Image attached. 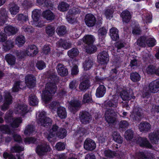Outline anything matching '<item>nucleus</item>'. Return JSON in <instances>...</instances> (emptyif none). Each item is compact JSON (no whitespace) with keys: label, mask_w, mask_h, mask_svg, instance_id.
<instances>
[{"label":"nucleus","mask_w":159,"mask_h":159,"mask_svg":"<svg viewBox=\"0 0 159 159\" xmlns=\"http://www.w3.org/2000/svg\"><path fill=\"white\" fill-rule=\"evenodd\" d=\"M139 129L141 132L146 133L150 131L151 127L150 124L147 122H141L139 125Z\"/></svg>","instance_id":"nucleus-19"},{"label":"nucleus","mask_w":159,"mask_h":159,"mask_svg":"<svg viewBox=\"0 0 159 159\" xmlns=\"http://www.w3.org/2000/svg\"><path fill=\"white\" fill-rule=\"evenodd\" d=\"M115 46L117 48V52H120V50L125 47V43L121 42H118L116 43Z\"/></svg>","instance_id":"nucleus-61"},{"label":"nucleus","mask_w":159,"mask_h":159,"mask_svg":"<svg viewBox=\"0 0 159 159\" xmlns=\"http://www.w3.org/2000/svg\"><path fill=\"white\" fill-rule=\"evenodd\" d=\"M57 86L53 83H48L46 84L45 90L43 91L42 97L44 101H49L52 98V94L56 91Z\"/></svg>","instance_id":"nucleus-1"},{"label":"nucleus","mask_w":159,"mask_h":159,"mask_svg":"<svg viewBox=\"0 0 159 159\" xmlns=\"http://www.w3.org/2000/svg\"><path fill=\"white\" fill-rule=\"evenodd\" d=\"M17 20L21 23L26 22L28 20V16L27 15L20 14L17 16Z\"/></svg>","instance_id":"nucleus-54"},{"label":"nucleus","mask_w":159,"mask_h":159,"mask_svg":"<svg viewBox=\"0 0 159 159\" xmlns=\"http://www.w3.org/2000/svg\"><path fill=\"white\" fill-rule=\"evenodd\" d=\"M138 157L139 159H150L153 158V155L150 153L145 154L143 152H140L138 153Z\"/></svg>","instance_id":"nucleus-41"},{"label":"nucleus","mask_w":159,"mask_h":159,"mask_svg":"<svg viewBox=\"0 0 159 159\" xmlns=\"http://www.w3.org/2000/svg\"><path fill=\"white\" fill-rule=\"evenodd\" d=\"M153 57L149 53H147L145 52H143V58L145 61L150 63Z\"/></svg>","instance_id":"nucleus-57"},{"label":"nucleus","mask_w":159,"mask_h":159,"mask_svg":"<svg viewBox=\"0 0 159 159\" xmlns=\"http://www.w3.org/2000/svg\"><path fill=\"white\" fill-rule=\"evenodd\" d=\"M32 17L35 21H37L39 20L40 15L38 10L35 9L32 11Z\"/></svg>","instance_id":"nucleus-55"},{"label":"nucleus","mask_w":159,"mask_h":159,"mask_svg":"<svg viewBox=\"0 0 159 159\" xmlns=\"http://www.w3.org/2000/svg\"><path fill=\"white\" fill-rule=\"evenodd\" d=\"M56 32L59 36H62L64 35L66 32V28L64 26H60L57 28Z\"/></svg>","instance_id":"nucleus-49"},{"label":"nucleus","mask_w":159,"mask_h":159,"mask_svg":"<svg viewBox=\"0 0 159 159\" xmlns=\"http://www.w3.org/2000/svg\"><path fill=\"white\" fill-rule=\"evenodd\" d=\"M69 110L73 113L78 111L81 107V102L78 100H71L69 102Z\"/></svg>","instance_id":"nucleus-10"},{"label":"nucleus","mask_w":159,"mask_h":159,"mask_svg":"<svg viewBox=\"0 0 159 159\" xmlns=\"http://www.w3.org/2000/svg\"><path fill=\"white\" fill-rule=\"evenodd\" d=\"M148 137L152 143L157 144L159 140V130L153 133H150L149 134Z\"/></svg>","instance_id":"nucleus-18"},{"label":"nucleus","mask_w":159,"mask_h":159,"mask_svg":"<svg viewBox=\"0 0 159 159\" xmlns=\"http://www.w3.org/2000/svg\"><path fill=\"white\" fill-rule=\"evenodd\" d=\"M134 136V132L130 129L127 130L125 134V138L127 140H130L133 139Z\"/></svg>","instance_id":"nucleus-52"},{"label":"nucleus","mask_w":159,"mask_h":159,"mask_svg":"<svg viewBox=\"0 0 159 159\" xmlns=\"http://www.w3.org/2000/svg\"><path fill=\"white\" fill-rule=\"evenodd\" d=\"M5 119L7 123L10 124L13 128L18 127L22 122L21 118H13L10 114L6 115L5 116Z\"/></svg>","instance_id":"nucleus-3"},{"label":"nucleus","mask_w":159,"mask_h":159,"mask_svg":"<svg viewBox=\"0 0 159 159\" xmlns=\"http://www.w3.org/2000/svg\"><path fill=\"white\" fill-rule=\"evenodd\" d=\"M57 69L58 74L61 76H65L68 74V70L62 64H58L57 66Z\"/></svg>","instance_id":"nucleus-22"},{"label":"nucleus","mask_w":159,"mask_h":159,"mask_svg":"<svg viewBox=\"0 0 159 159\" xmlns=\"http://www.w3.org/2000/svg\"><path fill=\"white\" fill-rule=\"evenodd\" d=\"M50 150V148L49 145L46 143L38 145L36 149V153L39 156L44 155L46 153Z\"/></svg>","instance_id":"nucleus-7"},{"label":"nucleus","mask_w":159,"mask_h":159,"mask_svg":"<svg viewBox=\"0 0 159 159\" xmlns=\"http://www.w3.org/2000/svg\"><path fill=\"white\" fill-rule=\"evenodd\" d=\"M113 13V10L112 8L107 7L104 11V13L107 18H109Z\"/></svg>","instance_id":"nucleus-60"},{"label":"nucleus","mask_w":159,"mask_h":159,"mask_svg":"<svg viewBox=\"0 0 159 159\" xmlns=\"http://www.w3.org/2000/svg\"><path fill=\"white\" fill-rule=\"evenodd\" d=\"M149 90L153 93L157 92L159 90V79L151 82L148 86Z\"/></svg>","instance_id":"nucleus-16"},{"label":"nucleus","mask_w":159,"mask_h":159,"mask_svg":"<svg viewBox=\"0 0 159 159\" xmlns=\"http://www.w3.org/2000/svg\"><path fill=\"white\" fill-rule=\"evenodd\" d=\"M107 33V30L104 27L100 28L98 31L99 37H101V39L103 38L106 35Z\"/></svg>","instance_id":"nucleus-58"},{"label":"nucleus","mask_w":159,"mask_h":159,"mask_svg":"<svg viewBox=\"0 0 159 159\" xmlns=\"http://www.w3.org/2000/svg\"><path fill=\"white\" fill-rule=\"evenodd\" d=\"M67 131L64 129H59L56 135L58 138L63 139L66 135Z\"/></svg>","instance_id":"nucleus-48"},{"label":"nucleus","mask_w":159,"mask_h":159,"mask_svg":"<svg viewBox=\"0 0 159 159\" xmlns=\"http://www.w3.org/2000/svg\"><path fill=\"white\" fill-rule=\"evenodd\" d=\"M16 113L21 114L23 115L27 112V107L25 104L19 105L16 108Z\"/></svg>","instance_id":"nucleus-27"},{"label":"nucleus","mask_w":159,"mask_h":159,"mask_svg":"<svg viewBox=\"0 0 159 159\" xmlns=\"http://www.w3.org/2000/svg\"><path fill=\"white\" fill-rule=\"evenodd\" d=\"M96 147L95 142L90 139H87L84 141V148L87 150L92 151Z\"/></svg>","instance_id":"nucleus-13"},{"label":"nucleus","mask_w":159,"mask_h":159,"mask_svg":"<svg viewBox=\"0 0 159 159\" xmlns=\"http://www.w3.org/2000/svg\"><path fill=\"white\" fill-rule=\"evenodd\" d=\"M4 31L7 34L9 35H13L17 32L18 29L16 27L8 25L4 27Z\"/></svg>","instance_id":"nucleus-21"},{"label":"nucleus","mask_w":159,"mask_h":159,"mask_svg":"<svg viewBox=\"0 0 159 159\" xmlns=\"http://www.w3.org/2000/svg\"><path fill=\"white\" fill-rule=\"evenodd\" d=\"M98 62L101 64H107L109 60L107 52L103 51L100 52L98 55Z\"/></svg>","instance_id":"nucleus-9"},{"label":"nucleus","mask_w":159,"mask_h":159,"mask_svg":"<svg viewBox=\"0 0 159 159\" xmlns=\"http://www.w3.org/2000/svg\"><path fill=\"white\" fill-rule=\"evenodd\" d=\"M0 130L3 133L9 134L11 131L9 126L7 125H2L0 126Z\"/></svg>","instance_id":"nucleus-59"},{"label":"nucleus","mask_w":159,"mask_h":159,"mask_svg":"<svg viewBox=\"0 0 159 159\" xmlns=\"http://www.w3.org/2000/svg\"><path fill=\"white\" fill-rule=\"evenodd\" d=\"M8 11L4 8L0 9V18L2 19H7L8 16L7 15Z\"/></svg>","instance_id":"nucleus-53"},{"label":"nucleus","mask_w":159,"mask_h":159,"mask_svg":"<svg viewBox=\"0 0 159 159\" xmlns=\"http://www.w3.org/2000/svg\"><path fill=\"white\" fill-rule=\"evenodd\" d=\"M42 14L43 17L48 20H52L55 18V15L49 10L43 11Z\"/></svg>","instance_id":"nucleus-31"},{"label":"nucleus","mask_w":159,"mask_h":159,"mask_svg":"<svg viewBox=\"0 0 159 159\" xmlns=\"http://www.w3.org/2000/svg\"><path fill=\"white\" fill-rule=\"evenodd\" d=\"M25 37L22 35L17 36L16 39V43L19 46L21 47L25 43Z\"/></svg>","instance_id":"nucleus-35"},{"label":"nucleus","mask_w":159,"mask_h":159,"mask_svg":"<svg viewBox=\"0 0 159 159\" xmlns=\"http://www.w3.org/2000/svg\"><path fill=\"white\" fill-rule=\"evenodd\" d=\"M24 149V148L23 147L19 145H16L11 148V151L12 152H16L18 153L16 155V156L17 157V159H24L23 154H21L20 155L19 153L20 152L23 151Z\"/></svg>","instance_id":"nucleus-20"},{"label":"nucleus","mask_w":159,"mask_h":159,"mask_svg":"<svg viewBox=\"0 0 159 159\" xmlns=\"http://www.w3.org/2000/svg\"><path fill=\"white\" fill-rule=\"evenodd\" d=\"M97 50L96 47L93 44L90 45H88L86 47L85 50L86 52L88 53L91 54L95 52Z\"/></svg>","instance_id":"nucleus-47"},{"label":"nucleus","mask_w":159,"mask_h":159,"mask_svg":"<svg viewBox=\"0 0 159 159\" xmlns=\"http://www.w3.org/2000/svg\"><path fill=\"white\" fill-rule=\"evenodd\" d=\"M55 28L52 25H49L45 27V31L46 34L49 36H52L54 34Z\"/></svg>","instance_id":"nucleus-39"},{"label":"nucleus","mask_w":159,"mask_h":159,"mask_svg":"<svg viewBox=\"0 0 159 159\" xmlns=\"http://www.w3.org/2000/svg\"><path fill=\"white\" fill-rule=\"evenodd\" d=\"M110 36L113 40L116 41L118 39V30L117 28L115 27L112 28L110 30Z\"/></svg>","instance_id":"nucleus-29"},{"label":"nucleus","mask_w":159,"mask_h":159,"mask_svg":"<svg viewBox=\"0 0 159 159\" xmlns=\"http://www.w3.org/2000/svg\"><path fill=\"white\" fill-rule=\"evenodd\" d=\"M82 40L84 43L90 45L93 44L95 40V38L93 35H86L83 38Z\"/></svg>","instance_id":"nucleus-25"},{"label":"nucleus","mask_w":159,"mask_h":159,"mask_svg":"<svg viewBox=\"0 0 159 159\" xmlns=\"http://www.w3.org/2000/svg\"><path fill=\"white\" fill-rule=\"evenodd\" d=\"M130 78L133 82L139 81L141 79V76L139 74L136 72H132L130 74Z\"/></svg>","instance_id":"nucleus-43"},{"label":"nucleus","mask_w":159,"mask_h":159,"mask_svg":"<svg viewBox=\"0 0 159 159\" xmlns=\"http://www.w3.org/2000/svg\"><path fill=\"white\" fill-rule=\"evenodd\" d=\"M129 123L126 120H121L119 123V127L122 129L127 128L129 127Z\"/></svg>","instance_id":"nucleus-64"},{"label":"nucleus","mask_w":159,"mask_h":159,"mask_svg":"<svg viewBox=\"0 0 159 159\" xmlns=\"http://www.w3.org/2000/svg\"><path fill=\"white\" fill-rule=\"evenodd\" d=\"M116 115L115 111L112 109H109L106 110L105 117L107 122L108 124L114 123L116 120V118L115 117Z\"/></svg>","instance_id":"nucleus-5"},{"label":"nucleus","mask_w":159,"mask_h":159,"mask_svg":"<svg viewBox=\"0 0 159 159\" xmlns=\"http://www.w3.org/2000/svg\"><path fill=\"white\" fill-rule=\"evenodd\" d=\"M112 136L114 140L119 143H121L123 142L122 137L120 136L119 133L116 131L113 132Z\"/></svg>","instance_id":"nucleus-42"},{"label":"nucleus","mask_w":159,"mask_h":159,"mask_svg":"<svg viewBox=\"0 0 159 159\" xmlns=\"http://www.w3.org/2000/svg\"><path fill=\"white\" fill-rule=\"evenodd\" d=\"M14 53L15 54L18 59H22L26 56H27L25 51L21 50L15 51Z\"/></svg>","instance_id":"nucleus-38"},{"label":"nucleus","mask_w":159,"mask_h":159,"mask_svg":"<svg viewBox=\"0 0 159 159\" xmlns=\"http://www.w3.org/2000/svg\"><path fill=\"white\" fill-rule=\"evenodd\" d=\"M8 8L11 14L12 15H15L19 12V7L14 2H11L8 5Z\"/></svg>","instance_id":"nucleus-23"},{"label":"nucleus","mask_w":159,"mask_h":159,"mask_svg":"<svg viewBox=\"0 0 159 159\" xmlns=\"http://www.w3.org/2000/svg\"><path fill=\"white\" fill-rule=\"evenodd\" d=\"M123 21L125 23H128L131 19V17L130 12L128 11H125L121 14Z\"/></svg>","instance_id":"nucleus-32"},{"label":"nucleus","mask_w":159,"mask_h":159,"mask_svg":"<svg viewBox=\"0 0 159 159\" xmlns=\"http://www.w3.org/2000/svg\"><path fill=\"white\" fill-rule=\"evenodd\" d=\"M25 83L29 88L34 87L36 83L35 77L32 75H27L25 78Z\"/></svg>","instance_id":"nucleus-14"},{"label":"nucleus","mask_w":159,"mask_h":159,"mask_svg":"<svg viewBox=\"0 0 159 159\" xmlns=\"http://www.w3.org/2000/svg\"><path fill=\"white\" fill-rule=\"evenodd\" d=\"M79 54L78 49L75 48H73L68 52L69 56L72 58L77 56Z\"/></svg>","instance_id":"nucleus-44"},{"label":"nucleus","mask_w":159,"mask_h":159,"mask_svg":"<svg viewBox=\"0 0 159 159\" xmlns=\"http://www.w3.org/2000/svg\"><path fill=\"white\" fill-rule=\"evenodd\" d=\"M46 113L44 111H43L39 115L38 124L44 127H47L50 125L52 123L51 119L46 117Z\"/></svg>","instance_id":"nucleus-2"},{"label":"nucleus","mask_w":159,"mask_h":159,"mask_svg":"<svg viewBox=\"0 0 159 159\" xmlns=\"http://www.w3.org/2000/svg\"><path fill=\"white\" fill-rule=\"evenodd\" d=\"M105 156L108 158H112L117 156V153L110 150H106L104 152Z\"/></svg>","instance_id":"nucleus-62"},{"label":"nucleus","mask_w":159,"mask_h":159,"mask_svg":"<svg viewBox=\"0 0 159 159\" xmlns=\"http://www.w3.org/2000/svg\"><path fill=\"white\" fill-rule=\"evenodd\" d=\"M24 83L21 82L17 81L14 84L12 88V91L13 92H17L19 91L20 89L23 88L24 86L23 84Z\"/></svg>","instance_id":"nucleus-37"},{"label":"nucleus","mask_w":159,"mask_h":159,"mask_svg":"<svg viewBox=\"0 0 159 159\" xmlns=\"http://www.w3.org/2000/svg\"><path fill=\"white\" fill-rule=\"evenodd\" d=\"M36 65L37 68L39 70H42L46 67L45 63L42 61H37Z\"/></svg>","instance_id":"nucleus-63"},{"label":"nucleus","mask_w":159,"mask_h":159,"mask_svg":"<svg viewBox=\"0 0 159 159\" xmlns=\"http://www.w3.org/2000/svg\"><path fill=\"white\" fill-rule=\"evenodd\" d=\"M82 78V81L80 84L79 88L81 91H85L90 86V76L88 74H85Z\"/></svg>","instance_id":"nucleus-4"},{"label":"nucleus","mask_w":159,"mask_h":159,"mask_svg":"<svg viewBox=\"0 0 159 159\" xmlns=\"http://www.w3.org/2000/svg\"><path fill=\"white\" fill-rule=\"evenodd\" d=\"M106 91V89L103 85H100L96 90V95L98 98L103 97L105 94Z\"/></svg>","instance_id":"nucleus-28"},{"label":"nucleus","mask_w":159,"mask_h":159,"mask_svg":"<svg viewBox=\"0 0 159 159\" xmlns=\"http://www.w3.org/2000/svg\"><path fill=\"white\" fill-rule=\"evenodd\" d=\"M138 140L141 141L140 143L141 146L149 148H152V145L150 143L147 138L140 137L139 138Z\"/></svg>","instance_id":"nucleus-30"},{"label":"nucleus","mask_w":159,"mask_h":159,"mask_svg":"<svg viewBox=\"0 0 159 159\" xmlns=\"http://www.w3.org/2000/svg\"><path fill=\"white\" fill-rule=\"evenodd\" d=\"M93 60L91 57L86 58L83 63V67L85 70H87L90 69L93 64Z\"/></svg>","instance_id":"nucleus-24"},{"label":"nucleus","mask_w":159,"mask_h":159,"mask_svg":"<svg viewBox=\"0 0 159 159\" xmlns=\"http://www.w3.org/2000/svg\"><path fill=\"white\" fill-rule=\"evenodd\" d=\"M13 46V43L11 40H7L3 45V48L5 51L9 50Z\"/></svg>","instance_id":"nucleus-45"},{"label":"nucleus","mask_w":159,"mask_h":159,"mask_svg":"<svg viewBox=\"0 0 159 159\" xmlns=\"http://www.w3.org/2000/svg\"><path fill=\"white\" fill-rule=\"evenodd\" d=\"M120 96L123 100H129L131 98L134 99L135 97L133 96L132 90H123L120 93Z\"/></svg>","instance_id":"nucleus-11"},{"label":"nucleus","mask_w":159,"mask_h":159,"mask_svg":"<svg viewBox=\"0 0 159 159\" xmlns=\"http://www.w3.org/2000/svg\"><path fill=\"white\" fill-rule=\"evenodd\" d=\"M69 5L66 2H61L60 3L58 6V9L62 11H64L68 9Z\"/></svg>","instance_id":"nucleus-50"},{"label":"nucleus","mask_w":159,"mask_h":159,"mask_svg":"<svg viewBox=\"0 0 159 159\" xmlns=\"http://www.w3.org/2000/svg\"><path fill=\"white\" fill-rule=\"evenodd\" d=\"M57 44L58 47L63 48L65 49L69 48L71 45L70 43L67 42L65 40L62 39H60L57 41Z\"/></svg>","instance_id":"nucleus-26"},{"label":"nucleus","mask_w":159,"mask_h":159,"mask_svg":"<svg viewBox=\"0 0 159 159\" xmlns=\"http://www.w3.org/2000/svg\"><path fill=\"white\" fill-rule=\"evenodd\" d=\"M29 102L30 105L35 106L38 103V99L34 94H30L29 96Z\"/></svg>","instance_id":"nucleus-40"},{"label":"nucleus","mask_w":159,"mask_h":159,"mask_svg":"<svg viewBox=\"0 0 159 159\" xmlns=\"http://www.w3.org/2000/svg\"><path fill=\"white\" fill-rule=\"evenodd\" d=\"M4 103L1 106V109L2 111L7 110L9 106L12 103V96L10 93L7 91L5 92L4 96Z\"/></svg>","instance_id":"nucleus-8"},{"label":"nucleus","mask_w":159,"mask_h":159,"mask_svg":"<svg viewBox=\"0 0 159 159\" xmlns=\"http://www.w3.org/2000/svg\"><path fill=\"white\" fill-rule=\"evenodd\" d=\"M22 29L23 31L29 34H30L34 32L33 28L30 26L24 25L22 26Z\"/></svg>","instance_id":"nucleus-56"},{"label":"nucleus","mask_w":159,"mask_h":159,"mask_svg":"<svg viewBox=\"0 0 159 159\" xmlns=\"http://www.w3.org/2000/svg\"><path fill=\"white\" fill-rule=\"evenodd\" d=\"M25 52L27 56L33 57L37 54L38 50L35 45H32L28 46Z\"/></svg>","instance_id":"nucleus-17"},{"label":"nucleus","mask_w":159,"mask_h":159,"mask_svg":"<svg viewBox=\"0 0 159 159\" xmlns=\"http://www.w3.org/2000/svg\"><path fill=\"white\" fill-rule=\"evenodd\" d=\"M142 116V110L139 107H136L133 110L131 115L132 117L134 120L139 121Z\"/></svg>","instance_id":"nucleus-15"},{"label":"nucleus","mask_w":159,"mask_h":159,"mask_svg":"<svg viewBox=\"0 0 159 159\" xmlns=\"http://www.w3.org/2000/svg\"><path fill=\"white\" fill-rule=\"evenodd\" d=\"M84 20L86 24L89 27L94 26L96 21L95 16L91 14H87L85 16Z\"/></svg>","instance_id":"nucleus-12"},{"label":"nucleus","mask_w":159,"mask_h":159,"mask_svg":"<svg viewBox=\"0 0 159 159\" xmlns=\"http://www.w3.org/2000/svg\"><path fill=\"white\" fill-rule=\"evenodd\" d=\"M58 116L61 119H64L67 116V113L66 109L61 106L57 110Z\"/></svg>","instance_id":"nucleus-34"},{"label":"nucleus","mask_w":159,"mask_h":159,"mask_svg":"<svg viewBox=\"0 0 159 159\" xmlns=\"http://www.w3.org/2000/svg\"><path fill=\"white\" fill-rule=\"evenodd\" d=\"M146 38L145 37H141L139 38L137 42V45L142 47L146 46Z\"/></svg>","instance_id":"nucleus-51"},{"label":"nucleus","mask_w":159,"mask_h":159,"mask_svg":"<svg viewBox=\"0 0 159 159\" xmlns=\"http://www.w3.org/2000/svg\"><path fill=\"white\" fill-rule=\"evenodd\" d=\"M5 60L10 65H13L16 63V57L11 54H8L5 56Z\"/></svg>","instance_id":"nucleus-33"},{"label":"nucleus","mask_w":159,"mask_h":159,"mask_svg":"<svg viewBox=\"0 0 159 159\" xmlns=\"http://www.w3.org/2000/svg\"><path fill=\"white\" fill-rule=\"evenodd\" d=\"M61 107L59 102H52L49 105V107L53 113H54L56 110H57Z\"/></svg>","instance_id":"nucleus-36"},{"label":"nucleus","mask_w":159,"mask_h":159,"mask_svg":"<svg viewBox=\"0 0 159 159\" xmlns=\"http://www.w3.org/2000/svg\"><path fill=\"white\" fill-rule=\"evenodd\" d=\"M35 130V128L32 125H28L25 127L24 134L30 135L34 132Z\"/></svg>","instance_id":"nucleus-46"},{"label":"nucleus","mask_w":159,"mask_h":159,"mask_svg":"<svg viewBox=\"0 0 159 159\" xmlns=\"http://www.w3.org/2000/svg\"><path fill=\"white\" fill-rule=\"evenodd\" d=\"M79 118L81 122L84 124L89 123L92 119L91 115L86 111H82L80 112Z\"/></svg>","instance_id":"nucleus-6"}]
</instances>
